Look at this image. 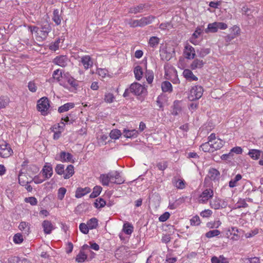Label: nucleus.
Wrapping results in <instances>:
<instances>
[{"label":"nucleus","instance_id":"obj_1","mask_svg":"<svg viewBox=\"0 0 263 263\" xmlns=\"http://www.w3.org/2000/svg\"><path fill=\"white\" fill-rule=\"evenodd\" d=\"M63 79L60 85L71 92H76L79 86V81L71 76L68 72L63 74Z\"/></svg>","mask_w":263,"mask_h":263},{"label":"nucleus","instance_id":"obj_2","mask_svg":"<svg viewBox=\"0 0 263 263\" xmlns=\"http://www.w3.org/2000/svg\"><path fill=\"white\" fill-rule=\"evenodd\" d=\"M203 92V89L201 86H194L190 90L188 98L191 101L198 100L202 97Z\"/></svg>","mask_w":263,"mask_h":263},{"label":"nucleus","instance_id":"obj_3","mask_svg":"<svg viewBox=\"0 0 263 263\" xmlns=\"http://www.w3.org/2000/svg\"><path fill=\"white\" fill-rule=\"evenodd\" d=\"M49 107V100L47 98H42L38 101L37 108V110L41 112L43 116H45L48 114V110Z\"/></svg>","mask_w":263,"mask_h":263},{"label":"nucleus","instance_id":"obj_4","mask_svg":"<svg viewBox=\"0 0 263 263\" xmlns=\"http://www.w3.org/2000/svg\"><path fill=\"white\" fill-rule=\"evenodd\" d=\"M13 154L10 145L6 142L0 144V156L3 158H8Z\"/></svg>","mask_w":263,"mask_h":263},{"label":"nucleus","instance_id":"obj_5","mask_svg":"<svg viewBox=\"0 0 263 263\" xmlns=\"http://www.w3.org/2000/svg\"><path fill=\"white\" fill-rule=\"evenodd\" d=\"M214 195V192L211 189L204 190L198 197V201L200 203H205Z\"/></svg>","mask_w":263,"mask_h":263},{"label":"nucleus","instance_id":"obj_6","mask_svg":"<svg viewBox=\"0 0 263 263\" xmlns=\"http://www.w3.org/2000/svg\"><path fill=\"white\" fill-rule=\"evenodd\" d=\"M70 61L68 57L66 55H59L56 57L53 60L52 62L60 67H65L69 64Z\"/></svg>","mask_w":263,"mask_h":263},{"label":"nucleus","instance_id":"obj_7","mask_svg":"<svg viewBox=\"0 0 263 263\" xmlns=\"http://www.w3.org/2000/svg\"><path fill=\"white\" fill-rule=\"evenodd\" d=\"M129 90L130 92L133 93V94L137 96H139L143 93L144 91L145 90V88L143 85L136 82L131 84L129 87Z\"/></svg>","mask_w":263,"mask_h":263},{"label":"nucleus","instance_id":"obj_8","mask_svg":"<svg viewBox=\"0 0 263 263\" xmlns=\"http://www.w3.org/2000/svg\"><path fill=\"white\" fill-rule=\"evenodd\" d=\"M210 205L211 208L217 210L220 208H226L227 205V203L224 200H222L220 198H215L210 201Z\"/></svg>","mask_w":263,"mask_h":263},{"label":"nucleus","instance_id":"obj_9","mask_svg":"<svg viewBox=\"0 0 263 263\" xmlns=\"http://www.w3.org/2000/svg\"><path fill=\"white\" fill-rule=\"evenodd\" d=\"M203 33V29L201 27H197L190 39V42L194 45H198L199 41L197 39Z\"/></svg>","mask_w":263,"mask_h":263},{"label":"nucleus","instance_id":"obj_10","mask_svg":"<svg viewBox=\"0 0 263 263\" xmlns=\"http://www.w3.org/2000/svg\"><path fill=\"white\" fill-rule=\"evenodd\" d=\"M183 52L185 58L187 59H193L196 55L194 48L189 44L186 45Z\"/></svg>","mask_w":263,"mask_h":263},{"label":"nucleus","instance_id":"obj_11","mask_svg":"<svg viewBox=\"0 0 263 263\" xmlns=\"http://www.w3.org/2000/svg\"><path fill=\"white\" fill-rule=\"evenodd\" d=\"M109 176L111 183L121 184L123 182L119 173L117 171L109 172Z\"/></svg>","mask_w":263,"mask_h":263},{"label":"nucleus","instance_id":"obj_12","mask_svg":"<svg viewBox=\"0 0 263 263\" xmlns=\"http://www.w3.org/2000/svg\"><path fill=\"white\" fill-rule=\"evenodd\" d=\"M42 172L45 179L50 178L53 174L52 165L48 163H46L42 170Z\"/></svg>","mask_w":263,"mask_h":263},{"label":"nucleus","instance_id":"obj_13","mask_svg":"<svg viewBox=\"0 0 263 263\" xmlns=\"http://www.w3.org/2000/svg\"><path fill=\"white\" fill-rule=\"evenodd\" d=\"M42 226L44 233L46 234H50L52 231L55 229L54 225L51 222L47 220L43 221Z\"/></svg>","mask_w":263,"mask_h":263},{"label":"nucleus","instance_id":"obj_14","mask_svg":"<svg viewBox=\"0 0 263 263\" xmlns=\"http://www.w3.org/2000/svg\"><path fill=\"white\" fill-rule=\"evenodd\" d=\"M81 62L85 69L91 68L93 65V62L89 55H84L81 58Z\"/></svg>","mask_w":263,"mask_h":263},{"label":"nucleus","instance_id":"obj_15","mask_svg":"<svg viewBox=\"0 0 263 263\" xmlns=\"http://www.w3.org/2000/svg\"><path fill=\"white\" fill-rule=\"evenodd\" d=\"M32 181V178H29L27 177L26 174L21 172L18 175V182L19 183L22 185L24 186L26 184H28Z\"/></svg>","mask_w":263,"mask_h":263},{"label":"nucleus","instance_id":"obj_16","mask_svg":"<svg viewBox=\"0 0 263 263\" xmlns=\"http://www.w3.org/2000/svg\"><path fill=\"white\" fill-rule=\"evenodd\" d=\"M62 13V11H60L58 9H54L53 11L52 20L57 25H60L61 24L62 20H63Z\"/></svg>","mask_w":263,"mask_h":263},{"label":"nucleus","instance_id":"obj_17","mask_svg":"<svg viewBox=\"0 0 263 263\" xmlns=\"http://www.w3.org/2000/svg\"><path fill=\"white\" fill-rule=\"evenodd\" d=\"M72 155L65 152H62L60 155V159H59L62 162H67L74 163V161L72 159Z\"/></svg>","mask_w":263,"mask_h":263},{"label":"nucleus","instance_id":"obj_18","mask_svg":"<svg viewBox=\"0 0 263 263\" xmlns=\"http://www.w3.org/2000/svg\"><path fill=\"white\" fill-rule=\"evenodd\" d=\"M155 18V17L153 15L142 17L141 19L139 20L140 27H142L152 23Z\"/></svg>","mask_w":263,"mask_h":263},{"label":"nucleus","instance_id":"obj_19","mask_svg":"<svg viewBox=\"0 0 263 263\" xmlns=\"http://www.w3.org/2000/svg\"><path fill=\"white\" fill-rule=\"evenodd\" d=\"M41 28L42 30H41L40 32L42 36H39V37L42 39H45L48 35L49 32L51 31V27L48 23H46L42 26Z\"/></svg>","mask_w":263,"mask_h":263},{"label":"nucleus","instance_id":"obj_20","mask_svg":"<svg viewBox=\"0 0 263 263\" xmlns=\"http://www.w3.org/2000/svg\"><path fill=\"white\" fill-rule=\"evenodd\" d=\"M248 155L252 159L257 160L263 155V152L259 149H251L249 150Z\"/></svg>","mask_w":263,"mask_h":263},{"label":"nucleus","instance_id":"obj_21","mask_svg":"<svg viewBox=\"0 0 263 263\" xmlns=\"http://www.w3.org/2000/svg\"><path fill=\"white\" fill-rule=\"evenodd\" d=\"M184 77L188 81H197L198 78L196 77L192 71L189 69H185L183 71Z\"/></svg>","mask_w":263,"mask_h":263},{"label":"nucleus","instance_id":"obj_22","mask_svg":"<svg viewBox=\"0 0 263 263\" xmlns=\"http://www.w3.org/2000/svg\"><path fill=\"white\" fill-rule=\"evenodd\" d=\"M63 70L61 69H57L54 70L52 74V78L59 83L61 85V82H63Z\"/></svg>","mask_w":263,"mask_h":263},{"label":"nucleus","instance_id":"obj_23","mask_svg":"<svg viewBox=\"0 0 263 263\" xmlns=\"http://www.w3.org/2000/svg\"><path fill=\"white\" fill-rule=\"evenodd\" d=\"M172 183L178 189H183L185 187V181L183 179H179L176 177H174Z\"/></svg>","mask_w":263,"mask_h":263},{"label":"nucleus","instance_id":"obj_24","mask_svg":"<svg viewBox=\"0 0 263 263\" xmlns=\"http://www.w3.org/2000/svg\"><path fill=\"white\" fill-rule=\"evenodd\" d=\"M99 180L103 185L108 186L109 183L110 182L109 173L101 174L99 177Z\"/></svg>","mask_w":263,"mask_h":263},{"label":"nucleus","instance_id":"obj_25","mask_svg":"<svg viewBox=\"0 0 263 263\" xmlns=\"http://www.w3.org/2000/svg\"><path fill=\"white\" fill-rule=\"evenodd\" d=\"M204 63L202 60L196 59H195L190 65V68L192 70L196 69L197 68H201L203 67Z\"/></svg>","mask_w":263,"mask_h":263},{"label":"nucleus","instance_id":"obj_26","mask_svg":"<svg viewBox=\"0 0 263 263\" xmlns=\"http://www.w3.org/2000/svg\"><path fill=\"white\" fill-rule=\"evenodd\" d=\"M10 102V98L7 96H0V109L5 108Z\"/></svg>","mask_w":263,"mask_h":263},{"label":"nucleus","instance_id":"obj_27","mask_svg":"<svg viewBox=\"0 0 263 263\" xmlns=\"http://www.w3.org/2000/svg\"><path fill=\"white\" fill-rule=\"evenodd\" d=\"M90 190L88 187H85L84 189L78 188L76 191L75 196L77 198H80L90 192Z\"/></svg>","mask_w":263,"mask_h":263},{"label":"nucleus","instance_id":"obj_28","mask_svg":"<svg viewBox=\"0 0 263 263\" xmlns=\"http://www.w3.org/2000/svg\"><path fill=\"white\" fill-rule=\"evenodd\" d=\"M223 141L220 139H217L215 141L211 143V145L212 146V150L215 151L221 148L223 145Z\"/></svg>","mask_w":263,"mask_h":263},{"label":"nucleus","instance_id":"obj_29","mask_svg":"<svg viewBox=\"0 0 263 263\" xmlns=\"http://www.w3.org/2000/svg\"><path fill=\"white\" fill-rule=\"evenodd\" d=\"M145 4H141L136 7H132L129 8V12L134 14L141 13L143 9L145 7Z\"/></svg>","mask_w":263,"mask_h":263},{"label":"nucleus","instance_id":"obj_30","mask_svg":"<svg viewBox=\"0 0 263 263\" xmlns=\"http://www.w3.org/2000/svg\"><path fill=\"white\" fill-rule=\"evenodd\" d=\"M220 176V173L215 168H211L209 171L208 176L212 180L218 179Z\"/></svg>","mask_w":263,"mask_h":263},{"label":"nucleus","instance_id":"obj_31","mask_svg":"<svg viewBox=\"0 0 263 263\" xmlns=\"http://www.w3.org/2000/svg\"><path fill=\"white\" fill-rule=\"evenodd\" d=\"M74 174V167L72 165H68L66 168L65 171H64V177L65 179H68L70 177H71Z\"/></svg>","mask_w":263,"mask_h":263},{"label":"nucleus","instance_id":"obj_32","mask_svg":"<svg viewBox=\"0 0 263 263\" xmlns=\"http://www.w3.org/2000/svg\"><path fill=\"white\" fill-rule=\"evenodd\" d=\"M206 33H215L218 31L216 22L210 23L208 25V27L204 30Z\"/></svg>","mask_w":263,"mask_h":263},{"label":"nucleus","instance_id":"obj_33","mask_svg":"<svg viewBox=\"0 0 263 263\" xmlns=\"http://www.w3.org/2000/svg\"><path fill=\"white\" fill-rule=\"evenodd\" d=\"M181 111V107L179 104V102L176 101L174 103L172 114L174 116L178 115Z\"/></svg>","mask_w":263,"mask_h":263},{"label":"nucleus","instance_id":"obj_34","mask_svg":"<svg viewBox=\"0 0 263 263\" xmlns=\"http://www.w3.org/2000/svg\"><path fill=\"white\" fill-rule=\"evenodd\" d=\"M18 228L26 235H28L30 232L29 225L26 222H21L18 226Z\"/></svg>","mask_w":263,"mask_h":263},{"label":"nucleus","instance_id":"obj_35","mask_svg":"<svg viewBox=\"0 0 263 263\" xmlns=\"http://www.w3.org/2000/svg\"><path fill=\"white\" fill-rule=\"evenodd\" d=\"M74 104L73 103H67L59 107V112H64L68 111L69 109L74 107Z\"/></svg>","mask_w":263,"mask_h":263},{"label":"nucleus","instance_id":"obj_36","mask_svg":"<svg viewBox=\"0 0 263 263\" xmlns=\"http://www.w3.org/2000/svg\"><path fill=\"white\" fill-rule=\"evenodd\" d=\"M161 88L163 92H171L172 91V86L168 81H164L161 84Z\"/></svg>","mask_w":263,"mask_h":263},{"label":"nucleus","instance_id":"obj_37","mask_svg":"<svg viewBox=\"0 0 263 263\" xmlns=\"http://www.w3.org/2000/svg\"><path fill=\"white\" fill-rule=\"evenodd\" d=\"M124 136L126 138H132L133 137H137L138 133V131L135 129L133 130H126L124 129L123 131Z\"/></svg>","mask_w":263,"mask_h":263},{"label":"nucleus","instance_id":"obj_38","mask_svg":"<svg viewBox=\"0 0 263 263\" xmlns=\"http://www.w3.org/2000/svg\"><path fill=\"white\" fill-rule=\"evenodd\" d=\"M87 256L82 251H80L79 253L77 255L76 260L78 263H82L87 259Z\"/></svg>","mask_w":263,"mask_h":263},{"label":"nucleus","instance_id":"obj_39","mask_svg":"<svg viewBox=\"0 0 263 263\" xmlns=\"http://www.w3.org/2000/svg\"><path fill=\"white\" fill-rule=\"evenodd\" d=\"M134 72L136 79L137 80H140L143 76L142 68L140 66H137L134 68Z\"/></svg>","mask_w":263,"mask_h":263},{"label":"nucleus","instance_id":"obj_40","mask_svg":"<svg viewBox=\"0 0 263 263\" xmlns=\"http://www.w3.org/2000/svg\"><path fill=\"white\" fill-rule=\"evenodd\" d=\"M123 231L126 234H131L133 232V227L129 223L126 222L123 225Z\"/></svg>","mask_w":263,"mask_h":263},{"label":"nucleus","instance_id":"obj_41","mask_svg":"<svg viewBox=\"0 0 263 263\" xmlns=\"http://www.w3.org/2000/svg\"><path fill=\"white\" fill-rule=\"evenodd\" d=\"M242 176L240 174H237L234 179H232L229 182V186L230 187H234L237 186V183L238 181L241 180Z\"/></svg>","mask_w":263,"mask_h":263},{"label":"nucleus","instance_id":"obj_42","mask_svg":"<svg viewBox=\"0 0 263 263\" xmlns=\"http://www.w3.org/2000/svg\"><path fill=\"white\" fill-rule=\"evenodd\" d=\"M102 190V188L100 186H96L94 187L93 189V192L91 193L90 195V198H95L97 197L100 193L101 192V191Z\"/></svg>","mask_w":263,"mask_h":263},{"label":"nucleus","instance_id":"obj_43","mask_svg":"<svg viewBox=\"0 0 263 263\" xmlns=\"http://www.w3.org/2000/svg\"><path fill=\"white\" fill-rule=\"evenodd\" d=\"M87 224L90 229H96L98 226V220L95 218H92L88 221Z\"/></svg>","mask_w":263,"mask_h":263},{"label":"nucleus","instance_id":"obj_44","mask_svg":"<svg viewBox=\"0 0 263 263\" xmlns=\"http://www.w3.org/2000/svg\"><path fill=\"white\" fill-rule=\"evenodd\" d=\"M159 42V39L156 36H152L149 40V44L152 47H156Z\"/></svg>","mask_w":263,"mask_h":263},{"label":"nucleus","instance_id":"obj_45","mask_svg":"<svg viewBox=\"0 0 263 263\" xmlns=\"http://www.w3.org/2000/svg\"><path fill=\"white\" fill-rule=\"evenodd\" d=\"M211 143L208 141L207 142H205L202 144L200 146V147L202 150L205 152H213V150H212V146L211 145Z\"/></svg>","mask_w":263,"mask_h":263},{"label":"nucleus","instance_id":"obj_46","mask_svg":"<svg viewBox=\"0 0 263 263\" xmlns=\"http://www.w3.org/2000/svg\"><path fill=\"white\" fill-rule=\"evenodd\" d=\"M220 234V232L218 230H211L206 233L205 236L207 238H210L215 236H217Z\"/></svg>","mask_w":263,"mask_h":263},{"label":"nucleus","instance_id":"obj_47","mask_svg":"<svg viewBox=\"0 0 263 263\" xmlns=\"http://www.w3.org/2000/svg\"><path fill=\"white\" fill-rule=\"evenodd\" d=\"M121 135V133L120 130L114 129L110 133V137L112 139H117Z\"/></svg>","mask_w":263,"mask_h":263},{"label":"nucleus","instance_id":"obj_48","mask_svg":"<svg viewBox=\"0 0 263 263\" xmlns=\"http://www.w3.org/2000/svg\"><path fill=\"white\" fill-rule=\"evenodd\" d=\"M105 201L101 198L97 199L96 200V202H95V206L97 208H103L105 205Z\"/></svg>","mask_w":263,"mask_h":263},{"label":"nucleus","instance_id":"obj_49","mask_svg":"<svg viewBox=\"0 0 263 263\" xmlns=\"http://www.w3.org/2000/svg\"><path fill=\"white\" fill-rule=\"evenodd\" d=\"M66 189L65 187H60L58 190V198L60 200H62L64 197V196L66 193Z\"/></svg>","mask_w":263,"mask_h":263},{"label":"nucleus","instance_id":"obj_50","mask_svg":"<svg viewBox=\"0 0 263 263\" xmlns=\"http://www.w3.org/2000/svg\"><path fill=\"white\" fill-rule=\"evenodd\" d=\"M115 99L114 95L111 93H106L104 96V101L106 103H111Z\"/></svg>","mask_w":263,"mask_h":263},{"label":"nucleus","instance_id":"obj_51","mask_svg":"<svg viewBox=\"0 0 263 263\" xmlns=\"http://www.w3.org/2000/svg\"><path fill=\"white\" fill-rule=\"evenodd\" d=\"M23 241V237L21 234L17 233L13 236V241L15 243H21Z\"/></svg>","mask_w":263,"mask_h":263},{"label":"nucleus","instance_id":"obj_52","mask_svg":"<svg viewBox=\"0 0 263 263\" xmlns=\"http://www.w3.org/2000/svg\"><path fill=\"white\" fill-rule=\"evenodd\" d=\"M145 77L147 82L149 84L152 83L154 79V74L153 71H147L145 73Z\"/></svg>","mask_w":263,"mask_h":263},{"label":"nucleus","instance_id":"obj_53","mask_svg":"<svg viewBox=\"0 0 263 263\" xmlns=\"http://www.w3.org/2000/svg\"><path fill=\"white\" fill-rule=\"evenodd\" d=\"M55 172L59 175H62L64 173V165L63 164H58L55 168Z\"/></svg>","mask_w":263,"mask_h":263},{"label":"nucleus","instance_id":"obj_54","mask_svg":"<svg viewBox=\"0 0 263 263\" xmlns=\"http://www.w3.org/2000/svg\"><path fill=\"white\" fill-rule=\"evenodd\" d=\"M25 201L26 202L29 203L32 205H35L37 203V199L34 197L26 198Z\"/></svg>","mask_w":263,"mask_h":263},{"label":"nucleus","instance_id":"obj_55","mask_svg":"<svg viewBox=\"0 0 263 263\" xmlns=\"http://www.w3.org/2000/svg\"><path fill=\"white\" fill-rule=\"evenodd\" d=\"M191 224L192 226H198L200 223V220L198 216H195L193 217L191 220H190Z\"/></svg>","mask_w":263,"mask_h":263},{"label":"nucleus","instance_id":"obj_56","mask_svg":"<svg viewBox=\"0 0 263 263\" xmlns=\"http://www.w3.org/2000/svg\"><path fill=\"white\" fill-rule=\"evenodd\" d=\"M80 230L84 234H86L88 233L89 228L87 224L82 223L79 226Z\"/></svg>","mask_w":263,"mask_h":263},{"label":"nucleus","instance_id":"obj_57","mask_svg":"<svg viewBox=\"0 0 263 263\" xmlns=\"http://www.w3.org/2000/svg\"><path fill=\"white\" fill-rule=\"evenodd\" d=\"M213 212L211 210H204L200 213V216L203 218H208L211 216Z\"/></svg>","mask_w":263,"mask_h":263},{"label":"nucleus","instance_id":"obj_58","mask_svg":"<svg viewBox=\"0 0 263 263\" xmlns=\"http://www.w3.org/2000/svg\"><path fill=\"white\" fill-rule=\"evenodd\" d=\"M231 30V34L232 35H235V37L240 34V29L239 27L235 25L233 27H232Z\"/></svg>","mask_w":263,"mask_h":263},{"label":"nucleus","instance_id":"obj_59","mask_svg":"<svg viewBox=\"0 0 263 263\" xmlns=\"http://www.w3.org/2000/svg\"><path fill=\"white\" fill-rule=\"evenodd\" d=\"M139 20H129L128 24L131 27H140V24H139Z\"/></svg>","mask_w":263,"mask_h":263},{"label":"nucleus","instance_id":"obj_60","mask_svg":"<svg viewBox=\"0 0 263 263\" xmlns=\"http://www.w3.org/2000/svg\"><path fill=\"white\" fill-rule=\"evenodd\" d=\"M28 87L29 90L31 92H35L37 89V86L36 84L32 81H30L28 83Z\"/></svg>","mask_w":263,"mask_h":263},{"label":"nucleus","instance_id":"obj_61","mask_svg":"<svg viewBox=\"0 0 263 263\" xmlns=\"http://www.w3.org/2000/svg\"><path fill=\"white\" fill-rule=\"evenodd\" d=\"M157 167L160 171H164L167 167V162H159L157 164Z\"/></svg>","mask_w":263,"mask_h":263},{"label":"nucleus","instance_id":"obj_62","mask_svg":"<svg viewBox=\"0 0 263 263\" xmlns=\"http://www.w3.org/2000/svg\"><path fill=\"white\" fill-rule=\"evenodd\" d=\"M170 216V214L168 212H165L159 217V220L160 221L164 222L168 219Z\"/></svg>","mask_w":263,"mask_h":263},{"label":"nucleus","instance_id":"obj_63","mask_svg":"<svg viewBox=\"0 0 263 263\" xmlns=\"http://www.w3.org/2000/svg\"><path fill=\"white\" fill-rule=\"evenodd\" d=\"M244 262L245 263H259V259L257 257L246 258Z\"/></svg>","mask_w":263,"mask_h":263},{"label":"nucleus","instance_id":"obj_64","mask_svg":"<svg viewBox=\"0 0 263 263\" xmlns=\"http://www.w3.org/2000/svg\"><path fill=\"white\" fill-rule=\"evenodd\" d=\"M97 72L100 76L104 78L107 73V70L105 69L99 68L97 69Z\"/></svg>","mask_w":263,"mask_h":263}]
</instances>
